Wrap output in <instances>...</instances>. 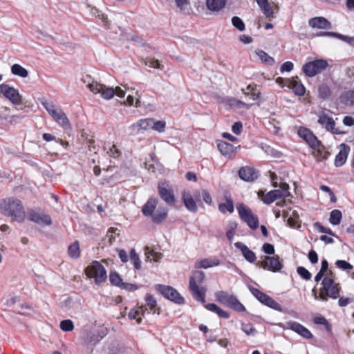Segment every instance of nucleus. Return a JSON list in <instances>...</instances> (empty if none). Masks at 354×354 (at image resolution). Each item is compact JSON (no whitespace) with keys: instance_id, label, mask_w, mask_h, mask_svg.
Instances as JSON below:
<instances>
[{"instance_id":"a211bd4d","label":"nucleus","mask_w":354,"mask_h":354,"mask_svg":"<svg viewBox=\"0 0 354 354\" xmlns=\"http://www.w3.org/2000/svg\"><path fill=\"white\" fill-rule=\"evenodd\" d=\"M29 220L40 225H50L52 223L50 216L43 214H39L33 210L29 211L28 213Z\"/></svg>"},{"instance_id":"37998d69","label":"nucleus","mask_w":354,"mask_h":354,"mask_svg":"<svg viewBox=\"0 0 354 354\" xmlns=\"http://www.w3.org/2000/svg\"><path fill=\"white\" fill-rule=\"evenodd\" d=\"M342 214L339 209H334L330 214L329 221L332 225H337L341 222Z\"/></svg>"},{"instance_id":"49530a36","label":"nucleus","mask_w":354,"mask_h":354,"mask_svg":"<svg viewBox=\"0 0 354 354\" xmlns=\"http://www.w3.org/2000/svg\"><path fill=\"white\" fill-rule=\"evenodd\" d=\"M250 290L252 295L263 304L266 302L267 299L270 297L255 288H251Z\"/></svg>"},{"instance_id":"774afa93","label":"nucleus","mask_w":354,"mask_h":354,"mask_svg":"<svg viewBox=\"0 0 354 354\" xmlns=\"http://www.w3.org/2000/svg\"><path fill=\"white\" fill-rule=\"evenodd\" d=\"M263 251L268 254H272L274 253V248L270 243H264L262 247Z\"/></svg>"},{"instance_id":"72a5a7b5","label":"nucleus","mask_w":354,"mask_h":354,"mask_svg":"<svg viewBox=\"0 0 354 354\" xmlns=\"http://www.w3.org/2000/svg\"><path fill=\"white\" fill-rule=\"evenodd\" d=\"M220 264V261L217 259H204L196 263L195 267L197 268H208L216 266Z\"/></svg>"},{"instance_id":"0e129e2a","label":"nucleus","mask_w":354,"mask_h":354,"mask_svg":"<svg viewBox=\"0 0 354 354\" xmlns=\"http://www.w3.org/2000/svg\"><path fill=\"white\" fill-rule=\"evenodd\" d=\"M109 280L111 283L115 286H120L121 283V279L117 272H111Z\"/></svg>"},{"instance_id":"b1692460","label":"nucleus","mask_w":354,"mask_h":354,"mask_svg":"<svg viewBox=\"0 0 354 354\" xmlns=\"http://www.w3.org/2000/svg\"><path fill=\"white\" fill-rule=\"evenodd\" d=\"M309 26L313 28L328 29L330 28V23L323 17L311 18L308 21Z\"/></svg>"},{"instance_id":"2eb2a0df","label":"nucleus","mask_w":354,"mask_h":354,"mask_svg":"<svg viewBox=\"0 0 354 354\" xmlns=\"http://www.w3.org/2000/svg\"><path fill=\"white\" fill-rule=\"evenodd\" d=\"M101 87L97 93H100L101 96L106 100L111 99L115 95L119 97H124L125 95V91L119 86L113 88V87H107L101 84Z\"/></svg>"},{"instance_id":"bf43d9fd","label":"nucleus","mask_w":354,"mask_h":354,"mask_svg":"<svg viewBox=\"0 0 354 354\" xmlns=\"http://www.w3.org/2000/svg\"><path fill=\"white\" fill-rule=\"evenodd\" d=\"M166 123L165 121H156L153 119V124H151V129L156 130L158 132H163L165 131Z\"/></svg>"},{"instance_id":"6ab92c4d","label":"nucleus","mask_w":354,"mask_h":354,"mask_svg":"<svg viewBox=\"0 0 354 354\" xmlns=\"http://www.w3.org/2000/svg\"><path fill=\"white\" fill-rule=\"evenodd\" d=\"M287 326L288 328L291 329L306 339H310L313 337V335L310 330L298 322H289L287 323Z\"/></svg>"},{"instance_id":"680f3d73","label":"nucleus","mask_w":354,"mask_h":354,"mask_svg":"<svg viewBox=\"0 0 354 354\" xmlns=\"http://www.w3.org/2000/svg\"><path fill=\"white\" fill-rule=\"evenodd\" d=\"M107 154L113 158H118L121 155V151L118 149L116 145H113L107 151Z\"/></svg>"},{"instance_id":"aec40b11","label":"nucleus","mask_w":354,"mask_h":354,"mask_svg":"<svg viewBox=\"0 0 354 354\" xmlns=\"http://www.w3.org/2000/svg\"><path fill=\"white\" fill-rule=\"evenodd\" d=\"M287 82L288 87L292 89L295 95L303 96L305 94L306 88L297 77L287 79Z\"/></svg>"},{"instance_id":"c756f323","label":"nucleus","mask_w":354,"mask_h":354,"mask_svg":"<svg viewBox=\"0 0 354 354\" xmlns=\"http://www.w3.org/2000/svg\"><path fill=\"white\" fill-rule=\"evenodd\" d=\"M219 151L224 156H231L235 153V147L225 141H220L217 144Z\"/></svg>"},{"instance_id":"ddd939ff","label":"nucleus","mask_w":354,"mask_h":354,"mask_svg":"<svg viewBox=\"0 0 354 354\" xmlns=\"http://www.w3.org/2000/svg\"><path fill=\"white\" fill-rule=\"evenodd\" d=\"M158 192L160 197L168 205H174L176 198L172 189L169 187L168 183H159L158 186Z\"/></svg>"},{"instance_id":"423d86ee","label":"nucleus","mask_w":354,"mask_h":354,"mask_svg":"<svg viewBox=\"0 0 354 354\" xmlns=\"http://www.w3.org/2000/svg\"><path fill=\"white\" fill-rule=\"evenodd\" d=\"M328 66L327 60L324 59H317L313 61L306 62L302 67V71L308 77H314L322 73Z\"/></svg>"},{"instance_id":"c9c22d12","label":"nucleus","mask_w":354,"mask_h":354,"mask_svg":"<svg viewBox=\"0 0 354 354\" xmlns=\"http://www.w3.org/2000/svg\"><path fill=\"white\" fill-rule=\"evenodd\" d=\"M218 209L223 214L232 213L234 212V203L231 198L227 197L224 203L218 205Z\"/></svg>"},{"instance_id":"6e6d98bb","label":"nucleus","mask_w":354,"mask_h":354,"mask_svg":"<svg viewBox=\"0 0 354 354\" xmlns=\"http://www.w3.org/2000/svg\"><path fill=\"white\" fill-rule=\"evenodd\" d=\"M60 328L64 331L69 332L73 330L74 325L71 320L66 319L61 322Z\"/></svg>"},{"instance_id":"4be33fe9","label":"nucleus","mask_w":354,"mask_h":354,"mask_svg":"<svg viewBox=\"0 0 354 354\" xmlns=\"http://www.w3.org/2000/svg\"><path fill=\"white\" fill-rule=\"evenodd\" d=\"M239 177L245 181H253L258 177V174L255 169L250 167H241L239 171Z\"/></svg>"},{"instance_id":"bb28decb","label":"nucleus","mask_w":354,"mask_h":354,"mask_svg":"<svg viewBox=\"0 0 354 354\" xmlns=\"http://www.w3.org/2000/svg\"><path fill=\"white\" fill-rule=\"evenodd\" d=\"M146 310L147 308H145L142 306H136L129 311L128 317L130 319H135L137 324H140L142 317L145 315Z\"/></svg>"},{"instance_id":"052dcab7","label":"nucleus","mask_w":354,"mask_h":354,"mask_svg":"<svg viewBox=\"0 0 354 354\" xmlns=\"http://www.w3.org/2000/svg\"><path fill=\"white\" fill-rule=\"evenodd\" d=\"M57 122L66 130L71 129V123L66 113Z\"/></svg>"},{"instance_id":"4d7b16f0","label":"nucleus","mask_w":354,"mask_h":354,"mask_svg":"<svg viewBox=\"0 0 354 354\" xmlns=\"http://www.w3.org/2000/svg\"><path fill=\"white\" fill-rule=\"evenodd\" d=\"M17 301V297L15 296H7L1 299V304L3 306L10 307L13 306Z\"/></svg>"},{"instance_id":"5701e85b","label":"nucleus","mask_w":354,"mask_h":354,"mask_svg":"<svg viewBox=\"0 0 354 354\" xmlns=\"http://www.w3.org/2000/svg\"><path fill=\"white\" fill-rule=\"evenodd\" d=\"M237 249H239L244 258L250 263H254L257 260L255 253L250 250L245 245L241 242H236L234 244Z\"/></svg>"},{"instance_id":"a19ab883","label":"nucleus","mask_w":354,"mask_h":354,"mask_svg":"<svg viewBox=\"0 0 354 354\" xmlns=\"http://www.w3.org/2000/svg\"><path fill=\"white\" fill-rule=\"evenodd\" d=\"M11 72L13 75L24 78L27 77L29 75L28 71L18 64H15L11 66Z\"/></svg>"},{"instance_id":"9d476101","label":"nucleus","mask_w":354,"mask_h":354,"mask_svg":"<svg viewBox=\"0 0 354 354\" xmlns=\"http://www.w3.org/2000/svg\"><path fill=\"white\" fill-rule=\"evenodd\" d=\"M156 290L165 298L178 304H182L185 302L184 298L171 286L158 284L156 286Z\"/></svg>"},{"instance_id":"4468645a","label":"nucleus","mask_w":354,"mask_h":354,"mask_svg":"<svg viewBox=\"0 0 354 354\" xmlns=\"http://www.w3.org/2000/svg\"><path fill=\"white\" fill-rule=\"evenodd\" d=\"M262 12L269 20L274 17V14L278 12L279 7L274 2H269L268 0H256Z\"/></svg>"},{"instance_id":"2f4dec72","label":"nucleus","mask_w":354,"mask_h":354,"mask_svg":"<svg viewBox=\"0 0 354 354\" xmlns=\"http://www.w3.org/2000/svg\"><path fill=\"white\" fill-rule=\"evenodd\" d=\"M343 147L339 152L337 154L335 160V165L336 167L342 166L347 159L348 149H346V145L344 144L342 145Z\"/></svg>"},{"instance_id":"c03bdc74","label":"nucleus","mask_w":354,"mask_h":354,"mask_svg":"<svg viewBox=\"0 0 354 354\" xmlns=\"http://www.w3.org/2000/svg\"><path fill=\"white\" fill-rule=\"evenodd\" d=\"M145 255L147 260L156 262L160 261V259L162 258V254L157 252L148 247L145 249Z\"/></svg>"},{"instance_id":"f03ea898","label":"nucleus","mask_w":354,"mask_h":354,"mask_svg":"<svg viewBox=\"0 0 354 354\" xmlns=\"http://www.w3.org/2000/svg\"><path fill=\"white\" fill-rule=\"evenodd\" d=\"M205 279V274L201 271H195L189 277V288L193 297L203 304L205 303L206 287L202 284Z\"/></svg>"},{"instance_id":"a878e982","label":"nucleus","mask_w":354,"mask_h":354,"mask_svg":"<svg viewBox=\"0 0 354 354\" xmlns=\"http://www.w3.org/2000/svg\"><path fill=\"white\" fill-rule=\"evenodd\" d=\"M158 200L155 198H149L147 202L143 205L142 212L147 216H151L158 205Z\"/></svg>"},{"instance_id":"20e7f679","label":"nucleus","mask_w":354,"mask_h":354,"mask_svg":"<svg viewBox=\"0 0 354 354\" xmlns=\"http://www.w3.org/2000/svg\"><path fill=\"white\" fill-rule=\"evenodd\" d=\"M216 300L221 304L232 308L237 312L245 311L244 306L233 295L225 291H218L215 293Z\"/></svg>"},{"instance_id":"473e14b6","label":"nucleus","mask_w":354,"mask_h":354,"mask_svg":"<svg viewBox=\"0 0 354 354\" xmlns=\"http://www.w3.org/2000/svg\"><path fill=\"white\" fill-rule=\"evenodd\" d=\"M168 209L165 207H159L156 212L152 215V221L159 223L163 221L167 216Z\"/></svg>"},{"instance_id":"09e8293b","label":"nucleus","mask_w":354,"mask_h":354,"mask_svg":"<svg viewBox=\"0 0 354 354\" xmlns=\"http://www.w3.org/2000/svg\"><path fill=\"white\" fill-rule=\"evenodd\" d=\"M313 321H314V323L316 324H321V325L325 326L326 329L328 331L331 330V326L330 325V324L328 323V322L324 317H323L320 315H317L316 317H314Z\"/></svg>"},{"instance_id":"8fccbe9b","label":"nucleus","mask_w":354,"mask_h":354,"mask_svg":"<svg viewBox=\"0 0 354 354\" xmlns=\"http://www.w3.org/2000/svg\"><path fill=\"white\" fill-rule=\"evenodd\" d=\"M266 127L274 133H277L280 130L279 122L275 119L270 120L266 124Z\"/></svg>"},{"instance_id":"cd10ccee","label":"nucleus","mask_w":354,"mask_h":354,"mask_svg":"<svg viewBox=\"0 0 354 354\" xmlns=\"http://www.w3.org/2000/svg\"><path fill=\"white\" fill-rule=\"evenodd\" d=\"M227 0H206V6L208 10L218 12L226 5Z\"/></svg>"},{"instance_id":"393cba45","label":"nucleus","mask_w":354,"mask_h":354,"mask_svg":"<svg viewBox=\"0 0 354 354\" xmlns=\"http://www.w3.org/2000/svg\"><path fill=\"white\" fill-rule=\"evenodd\" d=\"M81 81L94 94H97L99 92V89L102 88L101 84L92 80L91 77L88 75H84Z\"/></svg>"},{"instance_id":"dca6fc26","label":"nucleus","mask_w":354,"mask_h":354,"mask_svg":"<svg viewBox=\"0 0 354 354\" xmlns=\"http://www.w3.org/2000/svg\"><path fill=\"white\" fill-rule=\"evenodd\" d=\"M152 124H153V118L141 119L131 124L129 127V130L131 134H138L141 130L147 131L151 129Z\"/></svg>"},{"instance_id":"9b49d317","label":"nucleus","mask_w":354,"mask_h":354,"mask_svg":"<svg viewBox=\"0 0 354 354\" xmlns=\"http://www.w3.org/2000/svg\"><path fill=\"white\" fill-rule=\"evenodd\" d=\"M256 266L274 272L279 271L283 266L278 256H265L261 261H258L256 263Z\"/></svg>"},{"instance_id":"f8f14e48","label":"nucleus","mask_w":354,"mask_h":354,"mask_svg":"<svg viewBox=\"0 0 354 354\" xmlns=\"http://www.w3.org/2000/svg\"><path fill=\"white\" fill-rule=\"evenodd\" d=\"M318 123L326 131L331 132L333 134L339 135L344 133V132L335 127L334 119L328 116L324 112H322L319 114Z\"/></svg>"},{"instance_id":"f257e3e1","label":"nucleus","mask_w":354,"mask_h":354,"mask_svg":"<svg viewBox=\"0 0 354 354\" xmlns=\"http://www.w3.org/2000/svg\"><path fill=\"white\" fill-rule=\"evenodd\" d=\"M0 212L4 216L11 217L14 221L23 222L26 217L22 202L13 197L5 198L0 202Z\"/></svg>"},{"instance_id":"39448f33","label":"nucleus","mask_w":354,"mask_h":354,"mask_svg":"<svg viewBox=\"0 0 354 354\" xmlns=\"http://www.w3.org/2000/svg\"><path fill=\"white\" fill-rule=\"evenodd\" d=\"M85 273L88 277L93 278L97 285L104 283L107 278L104 267L98 261H93L88 266L85 270Z\"/></svg>"},{"instance_id":"e433bc0d","label":"nucleus","mask_w":354,"mask_h":354,"mask_svg":"<svg viewBox=\"0 0 354 354\" xmlns=\"http://www.w3.org/2000/svg\"><path fill=\"white\" fill-rule=\"evenodd\" d=\"M340 102L346 106H352L354 104V91H348L344 92L340 95Z\"/></svg>"},{"instance_id":"3c124183","label":"nucleus","mask_w":354,"mask_h":354,"mask_svg":"<svg viewBox=\"0 0 354 354\" xmlns=\"http://www.w3.org/2000/svg\"><path fill=\"white\" fill-rule=\"evenodd\" d=\"M143 63L151 68L162 69L159 61L153 58L147 57L143 61Z\"/></svg>"},{"instance_id":"de8ad7c7","label":"nucleus","mask_w":354,"mask_h":354,"mask_svg":"<svg viewBox=\"0 0 354 354\" xmlns=\"http://www.w3.org/2000/svg\"><path fill=\"white\" fill-rule=\"evenodd\" d=\"M259 197H262V201L266 204H270L273 201H276V196L272 193V191L267 193L266 195L263 194V192H259Z\"/></svg>"},{"instance_id":"7c9ffc66","label":"nucleus","mask_w":354,"mask_h":354,"mask_svg":"<svg viewBox=\"0 0 354 354\" xmlns=\"http://www.w3.org/2000/svg\"><path fill=\"white\" fill-rule=\"evenodd\" d=\"M242 92L246 96H250L252 100L259 99L261 95L260 91L257 88L256 84H249L245 89H242Z\"/></svg>"},{"instance_id":"e2e57ef3","label":"nucleus","mask_w":354,"mask_h":354,"mask_svg":"<svg viewBox=\"0 0 354 354\" xmlns=\"http://www.w3.org/2000/svg\"><path fill=\"white\" fill-rule=\"evenodd\" d=\"M337 268L343 270H350L353 269V266L344 260H337L335 263Z\"/></svg>"},{"instance_id":"ea45409f","label":"nucleus","mask_w":354,"mask_h":354,"mask_svg":"<svg viewBox=\"0 0 354 354\" xmlns=\"http://www.w3.org/2000/svg\"><path fill=\"white\" fill-rule=\"evenodd\" d=\"M146 306L149 308L150 310L154 314H159V308H157V303L155 298L150 294H147L145 297Z\"/></svg>"},{"instance_id":"6e6552de","label":"nucleus","mask_w":354,"mask_h":354,"mask_svg":"<svg viewBox=\"0 0 354 354\" xmlns=\"http://www.w3.org/2000/svg\"><path fill=\"white\" fill-rule=\"evenodd\" d=\"M0 95L10 101L14 105H20L22 103V95L19 91L7 84L0 85Z\"/></svg>"},{"instance_id":"58836bf2","label":"nucleus","mask_w":354,"mask_h":354,"mask_svg":"<svg viewBox=\"0 0 354 354\" xmlns=\"http://www.w3.org/2000/svg\"><path fill=\"white\" fill-rule=\"evenodd\" d=\"M68 253L69 257L72 259H76L80 257L81 251L80 248V244L77 241H75L68 246Z\"/></svg>"},{"instance_id":"864d4df0","label":"nucleus","mask_w":354,"mask_h":354,"mask_svg":"<svg viewBox=\"0 0 354 354\" xmlns=\"http://www.w3.org/2000/svg\"><path fill=\"white\" fill-rule=\"evenodd\" d=\"M264 305L275 310L279 312H281L283 310L281 306L279 304H278L276 301H274L272 298L269 297L268 299H267L266 302L264 304Z\"/></svg>"},{"instance_id":"7ed1b4c3","label":"nucleus","mask_w":354,"mask_h":354,"mask_svg":"<svg viewBox=\"0 0 354 354\" xmlns=\"http://www.w3.org/2000/svg\"><path fill=\"white\" fill-rule=\"evenodd\" d=\"M322 288L320 289L319 295L313 290L315 298L317 299L319 297L324 301L328 300V297L337 299L339 296L340 287L339 284L334 282L331 277H325L322 281Z\"/></svg>"},{"instance_id":"69168bd1","label":"nucleus","mask_w":354,"mask_h":354,"mask_svg":"<svg viewBox=\"0 0 354 354\" xmlns=\"http://www.w3.org/2000/svg\"><path fill=\"white\" fill-rule=\"evenodd\" d=\"M314 226L315 227L319 232H322V233H326V234H330V235H334L333 233L332 232L330 228H328V227H324L319 222H316L315 224H314Z\"/></svg>"},{"instance_id":"5fc2aeb1","label":"nucleus","mask_w":354,"mask_h":354,"mask_svg":"<svg viewBox=\"0 0 354 354\" xmlns=\"http://www.w3.org/2000/svg\"><path fill=\"white\" fill-rule=\"evenodd\" d=\"M241 330L248 335H254L256 330L254 326L251 324H241Z\"/></svg>"},{"instance_id":"c85d7f7f","label":"nucleus","mask_w":354,"mask_h":354,"mask_svg":"<svg viewBox=\"0 0 354 354\" xmlns=\"http://www.w3.org/2000/svg\"><path fill=\"white\" fill-rule=\"evenodd\" d=\"M289 185L286 183H281L279 189L272 190V193L276 196V199L284 198L290 196Z\"/></svg>"},{"instance_id":"f3484780","label":"nucleus","mask_w":354,"mask_h":354,"mask_svg":"<svg viewBox=\"0 0 354 354\" xmlns=\"http://www.w3.org/2000/svg\"><path fill=\"white\" fill-rule=\"evenodd\" d=\"M299 136L306 142L310 147H317L319 140L313 132L306 128L301 127L298 130Z\"/></svg>"},{"instance_id":"412c9836","label":"nucleus","mask_w":354,"mask_h":354,"mask_svg":"<svg viewBox=\"0 0 354 354\" xmlns=\"http://www.w3.org/2000/svg\"><path fill=\"white\" fill-rule=\"evenodd\" d=\"M42 105L55 122H57L65 114L62 109H57L51 102H44Z\"/></svg>"},{"instance_id":"13d9d810","label":"nucleus","mask_w":354,"mask_h":354,"mask_svg":"<svg viewBox=\"0 0 354 354\" xmlns=\"http://www.w3.org/2000/svg\"><path fill=\"white\" fill-rule=\"evenodd\" d=\"M232 25L240 31L245 30V24L239 17H233L232 19Z\"/></svg>"},{"instance_id":"0eeeda50","label":"nucleus","mask_w":354,"mask_h":354,"mask_svg":"<svg viewBox=\"0 0 354 354\" xmlns=\"http://www.w3.org/2000/svg\"><path fill=\"white\" fill-rule=\"evenodd\" d=\"M236 208L241 220L246 223L251 229L256 230L259 227L258 217L252 213L250 208L243 204H239Z\"/></svg>"},{"instance_id":"79ce46f5","label":"nucleus","mask_w":354,"mask_h":354,"mask_svg":"<svg viewBox=\"0 0 354 354\" xmlns=\"http://www.w3.org/2000/svg\"><path fill=\"white\" fill-rule=\"evenodd\" d=\"M318 95L322 100H326L331 96L332 91L327 84H322L318 88Z\"/></svg>"},{"instance_id":"338daca9","label":"nucleus","mask_w":354,"mask_h":354,"mask_svg":"<svg viewBox=\"0 0 354 354\" xmlns=\"http://www.w3.org/2000/svg\"><path fill=\"white\" fill-rule=\"evenodd\" d=\"M297 272L306 280H309L311 278V274L304 267H299L297 268Z\"/></svg>"},{"instance_id":"4c0bfd02","label":"nucleus","mask_w":354,"mask_h":354,"mask_svg":"<svg viewBox=\"0 0 354 354\" xmlns=\"http://www.w3.org/2000/svg\"><path fill=\"white\" fill-rule=\"evenodd\" d=\"M313 149V155L318 161H322L328 158V153L325 151L324 147L319 141V145L317 147H311Z\"/></svg>"},{"instance_id":"f704fd0d","label":"nucleus","mask_w":354,"mask_h":354,"mask_svg":"<svg viewBox=\"0 0 354 354\" xmlns=\"http://www.w3.org/2000/svg\"><path fill=\"white\" fill-rule=\"evenodd\" d=\"M255 54L263 63L268 66H272L275 62L273 57H270L267 53L261 49H257L255 50Z\"/></svg>"},{"instance_id":"603ef678","label":"nucleus","mask_w":354,"mask_h":354,"mask_svg":"<svg viewBox=\"0 0 354 354\" xmlns=\"http://www.w3.org/2000/svg\"><path fill=\"white\" fill-rule=\"evenodd\" d=\"M130 260L136 269L138 270L141 268L139 257L134 249H132L130 252Z\"/></svg>"},{"instance_id":"a18cd8bd","label":"nucleus","mask_w":354,"mask_h":354,"mask_svg":"<svg viewBox=\"0 0 354 354\" xmlns=\"http://www.w3.org/2000/svg\"><path fill=\"white\" fill-rule=\"evenodd\" d=\"M119 235L120 233L118 228L111 227L108 230L106 236V239H108L109 245H111Z\"/></svg>"},{"instance_id":"1a4fd4ad","label":"nucleus","mask_w":354,"mask_h":354,"mask_svg":"<svg viewBox=\"0 0 354 354\" xmlns=\"http://www.w3.org/2000/svg\"><path fill=\"white\" fill-rule=\"evenodd\" d=\"M201 193L196 190L193 194L189 190H185L182 193V200L187 210L192 213L198 212L196 201H200Z\"/></svg>"}]
</instances>
